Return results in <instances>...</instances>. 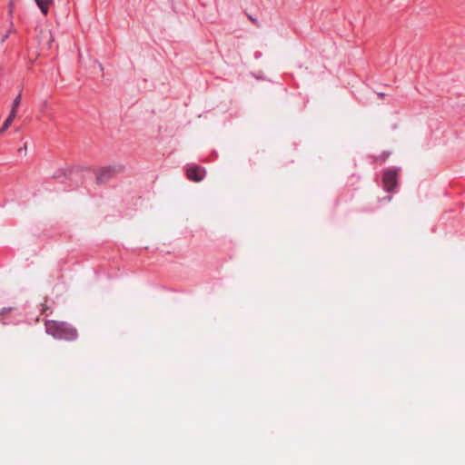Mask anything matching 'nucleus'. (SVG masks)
<instances>
[{
	"mask_svg": "<svg viewBox=\"0 0 465 465\" xmlns=\"http://www.w3.org/2000/svg\"><path fill=\"white\" fill-rule=\"evenodd\" d=\"M45 331L56 340L74 341L78 338V331L67 322L46 320L45 322Z\"/></svg>",
	"mask_w": 465,
	"mask_h": 465,
	"instance_id": "1",
	"label": "nucleus"
},
{
	"mask_svg": "<svg viewBox=\"0 0 465 465\" xmlns=\"http://www.w3.org/2000/svg\"><path fill=\"white\" fill-rule=\"evenodd\" d=\"M400 168H389L382 173V186L387 193L393 192L398 186Z\"/></svg>",
	"mask_w": 465,
	"mask_h": 465,
	"instance_id": "2",
	"label": "nucleus"
},
{
	"mask_svg": "<svg viewBox=\"0 0 465 465\" xmlns=\"http://www.w3.org/2000/svg\"><path fill=\"white\" fill-rule=\"evenodd\" d=\"M124 170V167L121 164L103 167L95 172L96 182L97 183H106Z\"/></svg>",
	"mask_w": 465,
	"mask_h": 465,
	"instance_id": "3",
	"label": "nucleus"
},
{
	"mask_svg": "<svg viewBox=\"0 0 465 465\" xmlns=\"http://www.w3.org/2000/svg\"><path fill=\"white\" fill-rule=\"evenodd\" d=\"M206 170L200 165L193 164L186 168V176L190 181L199 183L204 179Z\"/></svg>",
	"mask_w": 465,
	"mask_h": 465,
	"instance_id": "4",
	"label": "nucleus"
},
{
	"mask_svg": "<svg viewBox=\"0 0 465 465\" xmlns=\"http://www.w3.org/2000/svg\"><path fill=\"white\" fill-rule=\"evenodd\" d=\"M36 5L41 10L42 14L46 16L49 12V6L53 4V0H35Z\"/></svg>",
	"mask_w": 465,
	"mask_h": 465,
	"instance_id": "5",
	"label": "nucleus"
},
{
	"mask_svg": "<svg viewBox=\"0 0 465 465\" xmlns=\"http://www.w3.org/2000/svg\"><path fill=\"white\" fill-rule=\"evenodd\" d=\"M16 315V309L14 308V307H5L3 309H1L0 311V317L3 318V320H5L4 323H10L12 322V321H8L7 320V317L10 315Z\"/></svg>",
	"mask_w": 465,
	"mask_h": 465,
	"instance_id": "6",
	"label": "nucleus"
},
{
	"mask_svg": "<svg viewBox=\"0 0 465 465\" xmlns=\"http://www.w3.org/2000/svg\"><path fill=\"white\" fill-rule=\"evenodd\" d=\"M16 115L14 114V112L9 113V115L7 116L2 127L0 128V134L5 132L10 127Z\"/></svg>",
	"mask_w": 465,
	"mask_h": 465,
	"instance_id": "7",
	"label": "nucleus"
},
{
	"mask_svg": "<svg viewBox=\"0 0 465 465\" xmlns=\"http://www.w3.org/2000/svg\"><path fill=\"white\" fill-rule=\"evenodd\" d=\"M21 99H22V94L19 93L17 94V96L14 99L13 101V104H12V108H11V111L10 112H14V114L16 115L17 114V109L20 105V103H21Z\"/></svg>",
	"mask_w": 465,
	"mask_h": 465,
	"instance_id": "8",
	"label": "nucleus"
},
{
	"mask_svg": "<svg viewBox=\"0 0 465 465\" xmlns=\"http://www.w3.org/2000/svg\"><path fill=\"white\" fill-rule=\"evenodd\" d=\"M389 156V152H382L379 156L376 157V161H380V163H384Z\"/></svg>",
	"mask_w": 465,
	"mask_h": 465,
	"instance_id": "9",
	"label": "nucleus"
},
{
	"mask_svg": "<svg viewBox=\"0 0 465 465\" xmlns=\"http://www.w3.org/2000/svg\"><path fill=\"white\" fill-rule=\"evenodd\" d=\"M246 15H247L248 19L252 22V25H254L255 26H260V24L255 17H253L250 14H246Z\"/></svg>",
	"mask_w": 465,
	"mask_h": 465,
	"instance_id": "10",
	"label": "nucleus"
},
{
	"mask_svg": "<svg viewBox=\"0 0 465 465\" xmlns=\"http://www.w3.org/2000/svg\"><path fill=\"white\" fill-rule=\"evenodd\" d=\"M44 105H45V106H46V105H47V102H46V101H45V102H44Z\"/></svg>",
	"mask_w": 465,
	"mask_h": 465,
	"instance_id": "11",
	"label": "nucleus"
}]
</instances>
